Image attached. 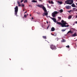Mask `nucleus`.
<instances>
[{
    "instance_id": "obj_2",
    "label": "nucleus",
    "mask_w": 77,
    "mask_h": 77,
    "mask_svg": "<svg viewBox=\"0 0 77 77\" xmlns=\"http://www.w3.org/2000/svg\"><path fill=\"white\" fill-rule=\"evenodd\" d=\"M61 22L62 23H61V26L62 27H68L69 26V25H66V23H64L65 21H63V20H62Z\"/></svg>"
},
{
    "instance_id": "obj_46",
    "label": "nucleus",
    "mask_w": 77,
    "mask_h": 77,
    "mask_svg": "<svg viewBox=\"0 0 77 77\" xmlns=\"http://www.w3.org/2000/svg\"><path fill=\"white\" fill-rule=\"evenodd\" d=\"M43 16H45V15H44V14L43 15Z\"/></svg>"
},
{
    "instance_id": "obj_30",
    "label": "nucleus",
    "mask_w": 77,
    "mask_h": 77,
    "mask_svg": "<svg viewBox=\"0 0 77 77\" xmlns=\"http://www.w3.org/2000/svg\"><path fill=\"white\" fill-rule=\"evenodd\" d=\"M51 4H54V2H53V1H51Z\"/></svg>"
},
{
    "instance_id": "obj_43",
    "label": "nucleus",
    "mask_w": 77,
    "mask_h": 77,
    "mask_svg": "<svg viewBox=\"0 0 77 77\" xmlns=\"http://www.w3.org/2000/svg\"><path fill=\"white\" fill-rule=\"evenodd\" d=\"M52 35H53V36H54V34H52Z\"/></svg>"
},
{
    "instance_id": "obj_3",
    "label": "nucleus",
    "mask_w": 77,
    "mask_h": 77,
    "mask_svg": "<svg viewBox=\"0 0 77 77\" xmlns=\"http://www.w3.org/2000/svg\"><path fill=\"white\" fill-rule=\"evenodd\" d=\"M15 9V15H17V14L18 13V7L17 6H16L15 8H14Z\"/></svg>"
},
{
    "instance_id": "obj_29",
    "label": "nucleus",
    "mask_w": 77,
    "mask_h": 77,
    "mask_svg": "<svg viewBox=\"0 0 77 77\" xmlns=\"http://www.w3.org/2000/svg\"><path fill=\"white\" fill-rule=\"evenodd\" d=\"M17 4H18V5H20V2L18 1H17Z\"/></svg>"
},
{
    "instance_id": "obj_47",
    "label": "nucleus",
    "mask_w": 77,
    "mask_h": 77,
    "mask_svg": "<svg viewBox=\"0 0 77 77\" xmlns=\"http://www.w3.org/2000/svg\"><path fill=\"white\" fill-rule=\"evenodd\" d=\"M64 5H65L66 4H65H65H64Z\"/></svg>"
},
{
    "instance_id": "obj_19",
    "label": "nucleus",
    "mask_w": 77,
    "mask_h": 77,
    "mask_svg": "<svg viewBox=\"0 0 77 77\" xmlns=\"http://www.w3.org/2000/svg\"><path fill=\"white\" fill-rule=\"evenodd\" d=\"M61 42H66V40H65V39H63V40L61 41Z\"/></svg>"
},
{
    "instance_id": "obj_45",
    "label": "nucleus",
    "mask_w": 77,
    "mask_h": 77,
    "mask_svg": "<svg viewBox=\"0 0 77 77\" xmlns=\"http://www.w3.org/2000/svg\"><path fill=\"white\" fill-rule=\"evenodd\" d=\"M30 16H32V15L31 14H30Z\"/></svg>"
},
{
    "instance_id": "obj_12",
    "label": "nucleus",
    "mask_w": 77,
    "mask_h": 77,
    "mask_svg": "<svg viewBox=\"0 0 77 77\" xmlns=\"http://www.w3.org/2000/svg\"><path fill=\"white\" fill-rule=\"evenodd\" d=\"M65 3H66V4H67L68 5H69V4H68L69 3V2H68V0H67L65 2Z\"/></svg>"
},
{
    "instance_id": "obj_25",
    "label": "nucleus",
    "mask_w": 77,
    "mask_h": 77,
    "mask_svg": "<svg viewBox=\"0 0 77 77\" xmlns=\"http://www.w3.org/2000/svg\"><path fill=\"white\" fill-rule=\"evenodd\" d=\"M66 47L67 48H69V45H68L67 46H66Z\"/></svg>"
},
{
    "instance_id": "obj_27",
    "label": "nucleus",
    "mask_w": 77,
    "mask_h": 77,
    "mask_svg": "<svg viewBox=\"0 0 77 77\" xmlns=\"http://www.w3.org/2000/svg\"><path fill=\"white\" fill-rule=\"evenodd\" d=\"M47 6L48 8H50V7L49 6V5H48V4H47Z\"/></svg>"
},
{
    "instance_id": "obj_14",
    "label": "nucleus",
    "mask_w": 77,
    "mask_h": 77,
    "mask_svg": "<svg viewBox=\"0 0 77 77\" xmlns=\"http://www.w3.org/2000/svg\"><path fill=\"white\" fill-rule=\"evenodd\" d=\"M33 3H36L37 2V1H35V0H33L31 1Z\"/></svg>"
},
{
    "instance_id": "obj_48",
    "label": "nucleus",
    "mask_w": 77,
    "mask_h": 77,
    "mask_svg": "<svg viewBox=\"0 0 77 77\" xmlns=\"http://www.w3.org/2000/svg\"><path fill=\"white\" fill-rule=\"evenodd\" d=\"M23 11H24V9L23 10Z\"/></svg>"
},
{
    "instance_id": "obj_23",
    "label": "nucleus",
    "mask_w": 77,
    "mask_h": 77,
    "mask_svg": "<svg viewBox=\"0 0 77 77\" xmlns=\"http://www.w3.org/2000/svg\"><path fill=\"white\" fill-rule=\"evenodd\" d=\"M27 3V0H25L24 1V3Z\"/></svg>"
},
{
    "instance_id": "obj_16",
    "label": "nucleus",
    "mask_w": 77,
    "mask_h": 77,
    "mask_svg": "<svg viewBox=\"0 0 77 77\" xmlns=\"http://www.w3.org/2000/svg\"><path fill=\"white\" fill-rule=\"evenodd\" d=\"M63 11L62 9H60V13H62V12Z\"/></svg>"
},
{
    "instance_id": "obj_32",
    "label": "nucleus",
    "mask_w": 77,
    "mask_h": 77,
    "mask_svg": "<svg viewBox=\"0 0 77 77\" xmlns=\"http://www.w3.org/2000/svg\"><path fill=\"white\" fill-rule=\"evenodd\" d=\"M24 0H22L21 1V3H22V2H23V1H24Z\"/></svg>"
},
{
    "instance_id": "obj_6",
    "label": "nucleus",
    "mask_w": 77,
    "mask_h": 77,
    "mask_svg": "<svg viewBox=\"0 0 77 77\" xmlns=\"http://www.w3.org/2000/svg\"><path fill=\"white\" fill-rule=\"evenodd\" d=\"M68 2H69V3H68V4H69V5H72L74 3V1H73V0H68Z\"/></svg>"
},
{
    "instance_id": "obj_1",
    "label": "nucleus",
    "mask_w": 77,
    "mask_h": 77,
    "mask_svg": "<svg viewBox=\"0 0 77 77\" xmlns=\"http://www.w3.org/2000/svg\"><path fill=\"white\" fill-rule=\"evenodd\" d=\"M37 6L38 7H39L40 8H42V9L43 10V11H44L45 12H46L45 13H44V15H45L46 16L48 15V13L47 12V11L46 9V8L43 5H38Z\"/></svg>"
},
{
    "instance_id": "obj_26",
    "label": "nucleus",
    "mask_w": 77,
    "mask_h": 77,
    "mask_svg": "<svg viewBox=\"0 0 77 77\" xmlns=\"http://www.w3.org/2000/svg\"><path fill=\"white\" fill-rule=\"evenodd\" d=\"M58 18L59 19V20H61V17H58Z\"/></svg>"
},
{
    "instance_id": "obj_4",
    "label": "nucleus",
    "mask_w": 77,
    "mask_h": 77,
    "mask_svg": "<svg viewBox=\"0 0 77 77\" xmlns=\"http://www.w3.org/2000/svg\"><path fill=\"white\" fill-rule=\"evenodd\" d=\"M58 14V12L57 11H54L53 13L52 14V16L53 17H56V15H57Z\"/></svg>"
},
{
    "instance_id": "obj_36",
    "label": "nucleus",
    "mask_w": 77,
    "mask_h": 77,
    "mask_svg": "<svg viewBox=\"0 0 77 77\" xmlns=\"http://www.w3.org/2000/svg\"><path fill=\"white\" fill-rule=\"evenodd\" d=\"M21 6V5L20 4H19L18 5V6Z\"/></svg>"
},
{
    "instance_id": "obj_22",
    "label": "nucleus",
    "mask_w": 77,
    "mask_h": 77,
    "mask_svg": "<svg viewBox=\"0 0 77 77\" xmlns=\"http://www.w3.org/2000/svg\"><path fill=\"white\" fill-rule=\"evenodd\" d=\"M43 39H47V38H46V36H43Z\"/></svg>"
},
{
    "instance_id": "obj_11",
    "label": "nucleus",
    "mask_w": 77,
    "mask_h": 77,
    "mask_svg": "<svg viewBox=\"0 0 77 77\" xmlns=\"http://www.w3.org/2000/svg\"><path fill=\"white\" fill-rule=\"evenodd\" d=\"M71 33V34H72V32L71 30H70L69 31H68L67 33V34H68V33Z\"/></svg>"
},
{
    "instance_id": "obj_9",
    "label": "nucleus",
    "mask_w": 77,
    "mask_h": 77,
    "mask_svg": "<svg viewBox=\"0 0 77 77\" xmlns=\"http://www.w3.org/2000/svg\"><path fill=\"white\" fill-rule=\"evenodd\" d=\"M66 9H71V6H66L65 7Z\"/></svg>"
},
{
    "instance_id": "obj_44",
    "label": "nucleus",
    "mask_w": 77,
    "mask_h": 77,
    "mask_svg": "<svg viewBox=\"0 0 77 77\" xmlns=\"http://www.w3.org/2000/svg\"><path fill=\"white\" fill-rule=\"evenodd\" d=\"M76 18H77V15H76Z\"/></svg>"
},
{
    "instance_id": "obj_34",
    "label": "nucleus",
    "mask_w": 77,
    "mask_h": 77,
    "mask_svg": "<svg viewBox=\"0 0 77 77\" xmlns=\"http://www.w3.org/2000/svg\"><path fill=\"white\" fill-rule=\"evenodd\" d=\"M48 3H50V4H51V2L50 1H49Z\"/></svg>"
},
{
    "instance_id": "obj_38",
    "label": "nucleus",
    "mask_w": 77,
    "mask_h": 77,
    "mask_svg": "<svg viewBox=\"0 0 77 77\" xmlns=\"http://www.w3.org/2000/svg\"><path fill=\"white\" fill-rule=\"evenodd\" d=\"M46 23H47V24H48V21H46Z\"/></svg>"
},
{
    "instance_id": "obj_20",
    "label": "nucleus",
    "mask_w": 77,
    "mask_h": 77,
    "mask_svg": "<svg viewBox=\"0 0 77 77\" xmlns=\"http://www.w3.org/2000/svg\"><path fill=\"white\" fill-rule=\"evenodd\" d=\"M54 36H57V33H54Z\"/></svg>"
},
{
    "instance_id": "obj_17",
    "label": "nucleus",
    "mask_w": 77,
    "mask_h": 77,
    "mask_svg": "<svg viewBox=\"0 0 77 77\" xmlns=\"http://www.w3.org/2000/svg\"><path fill=\"white\" fill-rule=\"evenodd\" d=\"M72 18V16L70 15L68 17V19H71Z\"/></svg>"
},
{
    "instance_id": "obj_10",
    "label": "nucleus",
    "mask_w": 77,
    "mask_h": 77,
    "mask_svg": "<svg viewBox=\"0 0 77 77\" xmlns=\"http://www.w3.org/2000/svg\"><path fill=\"white\" fill-rule=\"evenodd\" d=\"M54 30H55V28H54V27H52L51 28V31H52V32H54Z\"/></svg>"
},
{
    "instance_id": "obj_13",
    "label": "nucleus",
    "mask_w": 77,
    "mask_h": 77,
    "mask_svg": "<svg viewBox=\"0 0 77 77\" xmlns=\"http://www.w3.org/2000/svg\"><path fill=\"white\" fill-rule=\"evenodd\" d=\"M57 24H59V25H61L62 23L57 22Z\"/></svg>"
},
{
    "instance_id": "obj_18",
    "label": "nucleus",
    "mask_w": 77,
    "mask_h": 77,
    "mask_svg": "<svg viewBox=\"0 0 77 77\" xmlns=\"http://www.w3.org/2000/svg\"><path fill=\"white\" fill-rule=\"evenodd\" d=\"M72 36L73 37L76 36H77L76 33H75L74 34L72 35Z\"/></svg>"
},
{
    "instance_id": "obj_41",
    "label": "nucleus",
    "mask_w": 77,
    "mask_h": 77,
    "mask_svg": "<svg viewBox=\"0 0 77 77\" xmlns=\"http://www.w3.org/2000/svg\"><path fill=\"white\" fill-rule=\"evenodd\" d=\"M32 20H33V17H32Z\"/></svg>"
},
{
    "instance_id": "obj_24",
    "label": "nucleus",
    "mask_w": 77,
    "mask_h": 77,
    "mask_svg": "<svg viewBox=\"0 0 77 77\" xmlns=\"http://www.w3.org/2000/svg\"><path fill=\"white\" fill-rule=\"evenodd\" d=\"M66 30V29H62V32H65Z\"/></svg>"
},
{
    "instance_id": "obj_35",
    "label": "nucleus",
    "mask_w": 77,
    "mask_h": 77,
    "mask_svg": "<svg viewBox=\"0 0 77 77\" xmlns=\"http://www.w3.org/2000/svg\"><path fill=\"white\" fill-rule=\"evenodd\" d=\"M29 7H31V8H32V6L30 5H29Z\"/></svg>"
},
{
    "instance_id": "obj_37",
    "label": "nucleus",
    "mask_w": 77,
    "mask_h": 77,
    "mask_svg": "<svg viewBox=\"0 0 77 77\" xmlns=\"http://www.w3.org/2000/svg\"><path fill=\"white\" fill-rule=\"evenodd\" d=\"M64 23H66V24H67V23H66V22L64 21Z\"/></svg>"
},
{
    "instance_id": "obj_28",
    "label": "nucleus",
    "mask_w": 77,
    "mask_h": 77,
    "mask_svg": "<svg viewBox=\"0 0 77 77\" xmlns=\"http://www.w3.org/2000/svg\"><path fill=\"white\" fill-rule=\"evenodd\" d=\"M24 5L22 4V7H24Z\"/></svg>"
},
{
    "instance_id": "obj_7",
    "label": "nucleus",
    "mask_w": 77,
    "mask_h": 77,
    "mask_svg": "<svg viewBox=\"0 0 77 77\" xmlns=\"http://www.w3.org/2000/svg\"><path fill=\"white\" fill-rule=\"evenodd\" d=\"M57 3L58 5H62V4H63V2L62 1H57Z\"/></svg>"
},
{
    "instance_id": "obj_8",
    "label": "nucleus",
    "mask_w": 77,
    "mask_h": 77,
    "mask_svg": "<svg viewBox=\"0 0 77 77\" xmlns=\"http://www.w3.org/2000/svg\"><path fill=\"white\" fill-rule=\"evenodd\" d=\"M51 18L52 20L54 21V23H56V22H57V21H56V18Z\"/></svg>"
},
{
    "instance_id": "obj_33",
    "label": "nucleus",
    "mask_w": 77,
    "mask_h": 77,
    "mask_svg": "<svg viewBox=\"0 0 77 77\" xmlns=\"http://www.w3.org/2000/svg\"><path fill=\"white\" fill-rule=\"evenodd\" d=\"M72 10H70L69 11H68V12H71Z\"/></svg>"
},
{
    "instance_id": "obj_31",
    "label": "nucleus",
    "mask_w": 77,
    "mask_h": 77,
    "mask_svg": "<svg viewBox=\"0 0 77 77\" xmlns=\"http://www.w3.org/2000/svg\"><path fill=\"white\" fill-rule=\"evenodd\" d=\"M49 27H50V25H48V27H47V29H48V28H49Z\"/></svg>"
},
{
    "instance_id": "obj_39",
    "label": "nucleus",
    "mask_w": 77,
    "mask_h": 77,
    "mask_svg": "<svg viewBox=\"0 0 77 77\" xmlns=\"http://www.w3.org/2000/svg\"><path fill=\"white\" fill-rule=\"evenodd\" d=\"M26 13H27V11H26L24 12V14H26Z\"/></svg>"
},
{
    "instance_id": "obj_5",
    "label": "nucleus",
    "mask_w": 77,
    "mask_h": 77,
    "mask_svg": "<svg viewBox=\"0 0 77 77\" xmlns=\"http://www.w3.org/2000/svg\"><path fill=\"white\" fill-rule=\"evenodd\" d=\"M50 48L52 50H55L56 49V46L54 45H53L50 46Z\"/></svg>"
},
{
    "instance_id": "obj_15",
    "label": "nucleus",
    "mask_w": 77,
    "mask_h": 77,
    "mask_svg": "<svg viewBox=\"0 0 77 77\" xmlns=\"http://www.w3.org/2000/svg\"><path fill=\"white\" fill-rule=\"evenodd\" d=\"M72 7H75V4H73L72 5H71Z\"/></svg>"
},
{
    "instance_id": "obj_21",
    "label": "nucleus",
    "mask_w": 77,
    "mask_h": 77,
    "mask_svg": "<svg viewBox=\"0 0 77 77\" xmlns=\"http://www.w3.org/2000/svg\"><path fill=\"white\" fill-rule=\"evenodd\" d=\"M28 16V14H27V15L26 14H25L24 15V17L26 18V17H27V16Z\"/></svg>"
},
{
    "instance_id": "obj_49",
    "label": "nucleus",
    "mask_w": 77,
    "mask_h": 77,
    "mask_svg": "<svg viewBox=\"0 0 77 77\" xmlns=\"http://www.w3.org/2000/svg\"><path fill=\"white\" fill-rule=\"evenodd\" d=\"M75 9V8H73V9Z\"/></svg>"
},
{
    "instance_id": "obj_40",
    "label": "nucleus",
    "mask_w": 77,
    "mask_h": 77,
    "mask_svg": "<svg viewBox=\"0 0 77 77\" xmlns=\"http://www.w3.org/2000/svg\"><path fill=\"white\" fill-rule=\"evenodd\" d=\"M39 2H42V0H39Z\"/></svg>"
},
{
    "instance_id": "obj_42",
    "label": "nucleus",
    "mask_w": 77,
    "mask_h": 77,
    "mask_svg": "<svg viewBox=\"0 0 77 77\" xmlns=\"http://www.w3.org/2000/svg\"><path fill=\"white\" fill-rule=\"evenodd\" d=\"M75 23L77 24V21L76 22H75Z\"/></svg>"
}]
</instances>
